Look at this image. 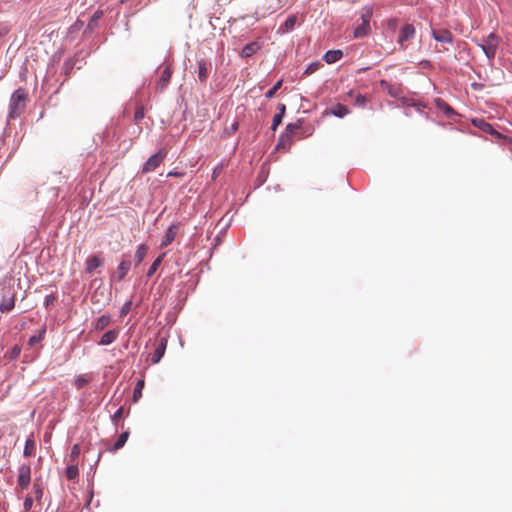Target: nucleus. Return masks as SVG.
Returning a JSON list of instances; mask_svg holds the SVG:
<instances>
[{
  "mask_svg": "<svg viewBox=\"0 0 512 512\" xmlns=\"http://www.w3.org/2000/svg\"><path fill=\"white\" fill-rule=\"evenodd\" d=\"M166 346H167V339L166 338H162L160 340V343H159V345L157 347H162L163 350L165 351L166 350Z\"/></svg>",
  "mask_w": 512,
  "mask_h": 512,
  "instance_id": "obj_45",
  "label": "nucleus"
},
{
  "mask_svg": "<svg viewBox=\"0 0 512 512\" xmlns=\"http://www.w3.org/2000/svg\"><path fill=\"white\" fill-rule=\"evenodd\" d=\"M198 64V79L200 82L205 83L208 79V69L205 60L201 59Z\"/></svg>",
  "mask_w": 512,
  "mask_h": 512,
  "instance_id": "obj_15",
  "label": "nucleus"
},
{
  "mask_svg": "<svg viewBox=\"0 0 512 512\" xmlns=\"http://www.w3.org/2000/svg\"><path fill=\"white\" fill-rule=\"evenodd\" d=\"M237 129H238V123H237V122H234V123L230 126L229 130H227V132H228L229 134H232V133H234L235 131H237Z\"/></svg>",
  "mask_w": 512,
  "mask_h": 512,
  "instance_id": "obj_42",
  "label": "nucleus"
},
{
  "mask_svg": "<svg viewBox=\"0 0 512 512\" xmlns=\"http://www.w3.org/2000/svg\"><path fill=\"white\" fill-rule=\"evenodd\" d=\"M171 75H172V70H171V67L169 65H167L162 73H161V76H160V79L157 83V89L162 91L164 90L167 85L169 84L170 82V79H171Z\"/></svg>",
  "mask_w": 512,
  "mask_h": 512,
  "instance_id": "obj_10",
  "label": "nucleus"
},
{
  "mask_svg": "<svg viewBox=\"0 0 512 512\" xmlns=\"http://www.w3.org/2000/svg\"><path fill=\"white\" fill-rule=\"evenodd\" d=\"M318 68V64L317 63H312L308 66V68L306 69V74H310V73H313L314 71H316Z\"/></svg>",
  "mask_w": 512,
  "mask_h": 512,
  "instance_id": "obj_38",
  "label": "nucleus"
},
{
  "mask_svg": "<svg viewBox=\"0 0 512 512\" xmlns=\"http://www.w3.org/2000/svg\"><path fill=\"white\" fill-rule=\"evenodd\" d=\"M282 119H283V117L281 116V114L274 115L273 121H272V126H271V129L273 131H275L278 128V126L282 123Z\"/></svg>",
  "mask_w": 512,
  "mask_h": 512,
  "instance_id": "obj_33",
  "label": "nucleus"
},
{
  "mask_svg": "<svg viewBox=\"0 0 512 512\" xmlns=\"http://www.w3.org/2000/svg\"><path fill=\"white\" fill-rule=\"evenodd\" d=\"M32 506H33V499H32V497L27 496L23 503V508H24L25 512L30 511Z\"/></svg>",
  "mask_w": 512,
  "mask_h": 512,
  "instance_id": "obj_35",
  "label": "nucleus"
},
{
  "mask_svg": "<svg viewBox=\"0 0 512 512\" xmlns=\"http://www.w3.org/2000/svg\"><path fill=\"white\" fill-rule=\"evenodd\" d=\"M111 322V318L109 315H102L100 316L96 323H95V329L96 330H104Z\"/></svg>",
  "mask_w": 512,
  "mask_h": 512,
  "instance_id": "obj_22",
  "label": "nucleus"
},
{
  "mask_svg": "<svg viewBox=\"0 0 512 512\" xmlns=\"http://www.w3.org/2000/svg\"><path fill=\"white\" fill-rule=\"evenodd\" d=\"M296 22H297V18H296V16L291 15V16H289V17L285 20V22H284L283 26H281V27L279 28V30H280L281 32H290V31H292V30L294 29Z\"/></svg>",
  "mask_w": 512,
  "mask_h": 512,
  "instance_id": "obj_18",
  "label": "nucleus"
},
{
  "mask_svg": "<svg viewBox=\"0 0 512 512\" xmlns=\"http://www.w3.org/2000/svg\"><path fill=\"white\" fill-rule=\"evenodd\" d=\"M164 353H165V351L163 350L162 347H157L155 349V351L153 352V354H152V359H151L152 362L154 364L158 363L162 359V357L164 356Z\"/></svg>",
  "mask_w": 512,
  "mask_h": 512,
  "instance_id": "obj_26",
  "label": "nucleus"
},
{
  "mask_svg": "<svg viewBox=\"0 0 512 512\" xmlns=\"http://www.w3.org/2000/svg\"><path fill=\"white\" fill-rule=\"evenodd\" d=\"M122 414H123V408L120 407L113 414L112 420L115 422L116 420H118V419H120L122 417Z\"/></svg>",
  "mask_w": 512,
  "mask_h": 512,
  "instance_id": "obj_37",
  "label": "nucleus"
},
{
  "mask_svg": "<svg viewBox=\"0 0 512 512\" xmlns=\"http://www.w3.org/2000/svg\"><path fill=\"white\" fill-rule=\"evenodd\" d=\"M258 48L259 46L257 43H249L243 47L241 54L243 57H250L258 50Z\"/></svg>",
  "mask_w": 512,
  "mask_h": 512,
  "instance_id": "obj_21",
  "label": "nucleus"
},
{
  "mask_svg": "<svg viewBox=\"0 0 512 512\" xmlns=\"http://www.w3.org/2000/svg\"><path fill=\"white\" fill-rule=\"evenodd\" d=\"M131 268V262L129 260H123L117 267V271L111 276L112 282H120L129 272Z\"/></svg>",
  "mask_w": 512,
  "mask_h": 512,
  "instance_id": "obj_7",
  "label": "nucleus"
},
{
  "mask_svg": "<svg viewBox=\"0 0 512 512\" xmlns=\"http://www.w3.org/2000/svg\"><path fill=\"white\" fill-rule=\"evenodd\" d=\"M88 383V380L84 378L82 375H79L74 380V385L77 389H81Z\"/></svg>",
  "mask_w": 512,
  "mask_h": 512,
  "instance_id": "obj_32",
  "label": "nucleus"
},
{
  "mask_svg": "<svg viewBox=\"0 0 512 512\" xmlns=\"http://www.w3.org/2000/svg\"><path fill=\"white\" fill-rule=\"evenodd\" d=\"M15 299L14 296H5L2 298L0 302V310L1 312H9L14 308Z\"/></svg>",
  "mask_w": 512,
  "mask_h": 512,
  "instance_id": "obj_14",
  "label": "nucleus"
},
{
  "mask_svg": "<svg viewBox=\"0 0 512 512\" xmlns=\"http://www.w3.org/2000/svg\"><path fill=\"white\" fill-rule=\"evenodd\" d=\"M18 485L22 489H27L31 482V467L28 464H22L18 469Z\"/></svg>",
  "mask_w": 512,
  "mask_h": 512,
  "instance_id": "obj_5",
  "label": "nucleus"
},
{
  "mask_svg": "<svg viewBox=\"0 0 512 512\" xmlns=\"http://www.w3.org/2000/svg\"><path fill=\"white\" fill-rule=\"evenodd\" d=\"M119 335V330L113 329L104 333L99 341V345L107 346L113 343Z\"/></svg>",
  "mask_w": 512,
  "mask_h": 512,
  "instance_id": "obj_12",
  "label": "nucleus"
},
{
  "mask_svg": "<svg viewBox=\"0 0 512 512\" xmlns=\"http://www.w3.org/2000/svg\"><path fill=\"white\" fill-rule=\"evenodd\" d=\"M373 15L372 7L366 6L362 9L361 20L362 23L355 27L353 36L354 38H362L367 36L370 32V19Z\"/></svg>",
  "mask_w": 512,
  "mask_h": 512,
  "instance_id": "obj_3",
  "label": "nucleus"
},
{
  "mask_svg": "<svg viewBox=\"0 0 512 512\" xmlns=\"http://www.w3.org/2000/svg\"><path fill=\"white\" fill-rule=\"evenodd\" d=\"M103 264V258L98 255L89 256L85 263V270L87 273L92 274L95 269Z\"/></svg>",
  "mask_w": 512,
  "mask_h": 512,
  "instance_id": "obj_8",
  "label": "nucleus"
},
{
  "mask_svg": "<svg viewBox=\"0 0 512 512\" xmlns=\"http://www.w3.org/2000/svg\"><path fill=\"white\" fill-rule=\"evenodd\" d=\"M102 16V12L101 11H96L93 15V20H97L99 19L100 17Z\"/></svg>",
  "mask_w": 512,
  "mask_h": 512,
  "instance_id": "obj_46",
  "label": "nucleus"
},
{
  "mask_svg": "<svg viewBox=\"0 0 512 512\" xmlns=\"http://www.w3.org/2000/svg\"><path fill=\"white\" fill-rule=\"evenodd\" d=\"M144 117V112L142 109H138L136 112H135V115H134V118H135V121H140L141 119H143Z\"/></svg>",
  "mask_w": 512,
  "mask_h": 512,
  "instance_id": "obj_39",
  "label": "nucleus"
},
{
  "mask_svg": "<svg viewBox=\"0 0 512 512\" xmlns=\"http://www.w3.org/2000/svg\"><path fill=\"white\" fill-rule=\"evenodd\" d=\"M330 113L335 117L343 118L349 114V109L342 104H337L331 108Z\"/></svg>",
  "mask_w": 512,
  "mask_h": 512,
  "instance_id": "obj_16",
  "label": "nucleus"
},
{
  "mask_svg": "<svg viewBox=\"0 0 512 512\" xmlns=\"http://www.w3.org/2000/svg\"><path fill=\"white\" fill-rule=\"evenodd\" d=\"M54 299H55V298H54V296H53V295H47V296L45 297V299H44V305H45V306H49L50 304H52V303H53Z\"/></svg>",
  "mask_w": 512,
  "mask_h": 512,
  "instance_id": "obj_40",
  "label": "nucleus"
},
{
  "mask_svg": "<svg viewBox=\"0 0 512 512\" xmlns=\"http://www.w3.org/2000/svg\"><path fill=\"white\" fill-rule=\"evenodd\" d=\"M34 446H35L34 441L32 439H27L25 442V447H24V456H26V457L31 456L33 453Z\"/></svg>",
  "mask_w": 512,
  "mask_h": 512,
  "instance_id": "obj_28",
  "label": "nucleus"
},
{
  "mask_svg": "<svg viewBox=\"0 0 512 512\" xmlns=\"http://www.w3.org/2000/svg\"><path fill=\"white\" fill-rule=\"evenodd\" d=\"M415 35V28L412 24H405L399 33V42L402 44L405 41L412 39Z\"/></svg>",
  "mask_w": 512,
  "mask_h": 512,
  "instance_id": "obj_11",
  "label": "nucleus"
},
{
  "mask_svg": "<svg viewBox=\"0 0 512 512\" xmlns=\"http://www.w3.org/2000/svg\"><path fill=\"white\" fill-rule=\"evenodd\" d=\"M437 107L441 110L446 116L450 117L455 112L451 106L445 103L443 100L438 99L436 101Z\"/></svg>",
  "mask_w": 512,
  "mask_h": 512,
  "instance_id": "obj_24",
  "label": "nucleus"
},
{
  "mask_svg": "<svg viewBox=\"0 0 512 512\" xmlns=\"http://www.w3.org/2000/svg\"><path fill=\"white\" fill-rule=\"evenodd\" d=\"M431 35L434 40L443 44H452L453 35L447 29H432Z\"/></svg>",
  "mask_w": 512,
  "mask_h": 512,
  "instance_id": "obj_6",
  "label": "nucleus"
},
{
  "mask_svg": "<svg viewBox=\"0 0 512 512\" xmlns=\"http://www.w3.org/2000/svg\"><path fill=\"white\" fill-rule=\"evenodd\" d=\"M79 453H80V447H79V445H74V446L72 447L71 455H72V456H77Z\"/></svg>",
  "mask_w": 512,
  "mask_h": 512,
  "instance_id": "obj_43",
  "label": "nucleus"
},
{
  "mask_svg": "<svg viewBox=\"0 0 512 512\" xmlns=\"http://www.w3.org/2000/svg\"><path fill=\"white\" fill-rule=\"evenodd\" d=\"M177 230L178 226L177 224H172L166 231L162 241H161V247H166L170 245L177 236Z\"/></svg>",
  "mask_w": 512,
  "mask_h": 512,
  "instance_id": "obj_9",
  "label": "nucleus"
},
{
  "mask_svg": "<svg viewBox=\"0 0 512 512\" xmlns=\"http://www.w3.org/2000/svg\"><path fill=\"white\" fill-rule=\"evenodd\" d=\"M131 306H132L131 301L125 302L120 309V316H125L126 314H128L129 311L131 310Z\"/></svg>",
  "mask_w": 512,
  "mask_h": 512,
  "instance_id": "obj_34",
  "label": "nucleus"
},
{
  "mask_svg": "<svg viewBox=\"0 0 512 512\" xmlns=\"http://www.w3.org/2000/svg\"><path fill=\"white\" fill-rule=\"evenodd\" d=\"M27 102V92L23 88H19L13 92L9 101L8 121L20 116L24 111Z\"/></svg>",
  "mask_w": 512,
  "mask_h": 512,
  "instance_id": "obj_1",
  "label": "nucleus"
},
{
  "mask_svg": "<svg viewBox=\"0 0 512 512\" xmlns=\"http://www.w3.org/2000/svg\"><path fill=\"white\" fill-rule=\"evenodd\" d=\"M148 252V247L145 244H140L135 252V264L139 265L145 258Z\"/></svg>",
  "mask_w": 512,
  "mask_h": 512,
  "instance_id": "obj_17",
  "label": "nucleus"
},
{
  "mask_svg": "<svg viewBox=\"0 0 512 512\" xmlns=\"http://www.w3.org/2000/svg\"><path fill=\"white\" fill-rule=\"evenodd\" d=\"M301 122L298 121L296 123H289L286 126L285 133L281 135V140H283L285 137L289 138L295 131L300 129Z\"/></svg>",
  "mask_w": 512,
  "mask_h": 512,
  "instance_id": "obj_20",
  "label": "nucleus"
},
{
  "mask_svg": "<svg viewBox=\"0 0 512 512\" xmlns=\"http://www.w3.org/2000/svg\"><path fill=\"white\" fill-rule=\"evenodd\" d=\"M501 38L496 33H490L488 36L481 40H477V45L481 48L486 58L491 62L497 53L501 44Z\"/></svg>",
  "mask_w": 512,
  "mask_h": 512,
  "instance_id": "obj_2",
  "label": "nucleus"
},
{
  "mask_svg": "<svg viewBox=\"0 0 512 512\" xmlns=\"http://www.w3.org/2000/svg\"><path fill=\"white\" fill-rule=\"evenodd\" d=\"M366 102V98L362 95H358L356 98V103L360 106H363Z\"/></svg>",
  "mask_w": 512,
  "mask_h": 512,
  "instance_id": "obj_41",
  "label": "nucleus"
},
{
  "mask_svg": "<svg viewBox=\"0 0 512 512\" xmlns=\"http://www.w3.org/2000/svg\"><path fill=\"white\" fill-rule=\"evenodd\" d=\"M166 256V253L163 252L161 255H159L155 260L154 262L152 263V265L150 266V268L148 269L147 271V277H152L155 272L157 271V269L159 268V266L161 265L164 257Z\"/></svg>",
  "mask_w": 512,
  "mask_h": 512,
  "instance_id": "obj_19",
  "label": "nucleus"
},
{
  "mask_svg": "<svg viewBox=\"0 0 512 512\" xmlns=\"http://www.w3.org/2000/svg\"><path fill=\"white\" fill-rule=\"evenodd\" d=\"M33 488H34L36 499L40 500L43 496V490H42L41 486L38 484H34Z\"/></svg>",
  "mask_w": 512,
  "mask_h": 512,
  "instance_id": "obj_36",
  "label": "nucleus"
},
{
  "mask_svg": "<svg viewBox=\"0 0 512 512\" xmlns=\"http://www.w3.org/2000/svg\"><path fill=\"white\" fill-rule=\"evenodd\" d=\"M473 122L476 126H478L480 129H482L485 132H491L493 130L492 126L483 120H474Z\"/></svg>",
  "mask_w": 512,
  "mask_h": 512,
  "instance_id": "obj_30",
  "label": "nucleus"
},
{
  "mask_svg": "<svg viewBox=\"0 0 512 512\" xmlns=\"http://www.w3.org/2000/svg\"><path fill=\"white\" fill-rule=\"evenodd\" d=\"M166 153L163 151H159L158 153L150 156L148 160L145 162L142 172L149 173L154 171L164 160Z\"/></svg>",
  "mask_w": 512,
  "mask_h": 512,
  "instance_id": "obj_4",
  "label": "nucleus"
},
{
  "mask_svg": "<svg viewBox=\"0 0 512 512\" xmlns=\"http://www.w3.org/2000/svg\"><path fill=\"white\" fill-rule=\"evenodd\" d=\"M281 85H282V81L280 80L271 89H269L265 93V97L268 99L274 97L275 93L280 89Z\"/></svg>",
  "mask_w": 512,
  "mask_h": 512,
  "instance_id": "obj_31",
  "label": "nucleus"
},
{
  "mask_svg": "<svg viewBox=\"0 0 512 512\" xmlns=\"http://www.w3.org/2000/svg\"><path fill=\"white\" fill-rule=\"evenodd\" d=\"M343 56V52L341 50H329L324 55V60L328 64L335 63L339 61Z\"/></svg>",
  "mask_w": 512,
  "mask_h": 512,
  "instance_id": "obj_13",
  "label": "nucleus"
},
{
  "mask_svg": "<svg viewBox=\"0 0 512 512\" xmlns=\"http://www.w3.org/2000/svg\"><path fill=\"white\" fill-rule=\"evenodd\" d=\"M44 334H45V329H42L38 334L31 336L28 341L29 345L33 346V345L37 344L38 342H40L44 338Z\"/></svg>",
  "mask_w": 512,
  "mask_h": 512,
  "instance_id": "obj_27",
  "label": "nucleus"
},
{
  "mask_svg": "<svg viewBox=\"0 0 512 512\" xmlns=\"http://www.w3.org/2000/svg\"><path fill=\"white\" fill-rule=\"evenodd\" d=\"M128 437H129L128 431L121 433L120 436L118 437L117 441L115 442L112 450L116 451V450L122 448L125 445V443L127 442Z\"/></svg>",
  "mask_w": 512,
  "mask_h": 512,
  "instance_id": "obj_25",
  "label": "nucleus"
},
{
  "mask_svg": "<svg viewBox=\"0 0 512 512\" xmlns=\"http://www.w3.org/2000/svg\"><path fill=\"white\" fill-rule=\"evenodd\" d=\"M144 380L140 379L137 381L133 390V401L137 402L142 397V390L144 388Z\"/></svg>",
  "mask_w": 512,
  "mask_h": 512,
  "instance_id": "obj_23",
  "label": "nucleus"
},
{
  "mask_svg": "<svg viewBox=\"0 0 512 512\" xmlns=\"http://www.w3.org/2000/svg\"><path fill=\"white\" fill-rule=\"evenodd\" d=\"M78 475V468L77 466L70 465L66 468V476L68 479H75Z\"/></svg>",
  "mask_w": 512,
  "mask_h": 512,
  "instance_id": "obj_29",
  "label": "nucleus"
},
{
  "mask_svg": "<svg viewBox=\"0 0 512 512\" xmlns=\"http://www.w3.org/2000/svg\"><path fill=\"white\" fill-rule=\"evenodd\" d=\"M285 110H286V107L284 104H279L278 105V113L277 114H281V116L283 117L284 114H285Z\"/></svg>",
  "mask_w": 512,
  "mask_h": 512,
  "instance_id": "obj_44",
  "label": "nucleus"
}]
</instances>
